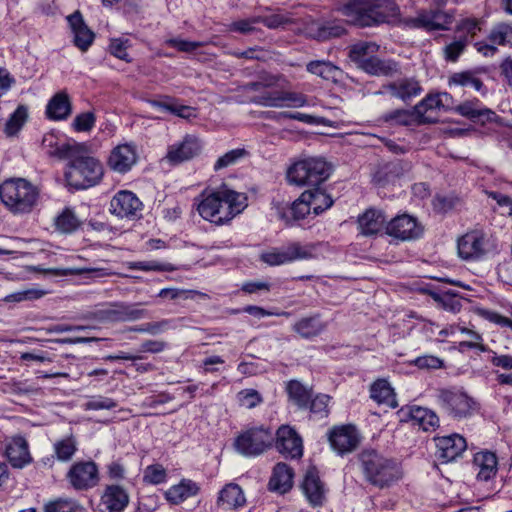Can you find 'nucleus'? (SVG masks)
Segmentation results:
<instances>
[{
	"instance_id": "1",
	"label": "nucleus",
	"mask_w": 512,
	"mask_h": 512,
	"mask_svg": "<svg viewBox=\"0 0 512 512\" xmlns=\"http://www.w3.org/2000/svg\"><path fill=\"white\" fill-rule=\"evenodd\" d=\"M43 145L47 153L67 163L64 170L66 185L75 190H84L97 185L103 175L102 163L93 157L85 144L55 141L53 135L45 136Z\"/></svg>"
},
{
	"instance_id": "2",
	"label": "nucleus",
	"mask_w": 512,
	"mask_h": 512,
	"mask_svg": "<svg viewBox=\"0 0 512 512\" xmlns=\"http://www.w3.org/2000/svg\"><path fill=\"white\" fill-rule=\"evenodd\" d=\"M356 458L364 481L373 487L387 489L402 478L400 464L376 449H362Z\"/></svg>"
},
{
	"instance_id": "3",
	"label": "nucleus",
	"mask_w": 512,
	"mask_h": 512,
	"mask_svg": "<svg viewBox=\"0 0 512 512\" xmlns=\"http://www.w3.org/2000/svg\"><path fill=\"white\" fill-rule=\"evenodd\" d=\"M197 203L200 216L211 223L223 225L241 213L246 207V197L242 194L222 189L209 194H201Z\"/></svg>"
},
{
	"instance_id": "4",
	"label": "nucleus",
	"mask_w": 512,
	"mask_h": 512,
	"mask_svg": "<svg viewBox=\"0 0 512 512\" xmlns=\"http://www.w3.org/2000/svg\"><path fill=\"white\" fill-rule=\"evenodd\" d=\"M339 11L349 23L371 27L387 22L398 8L392 0H348Z\"/></svg>"
},
{
	"instance_id": "5",
	"label": "nucleus",
	"mask_w": 512,
	"mask_h": 512,
	"mask_svg": "<svg viewBox=\"0 0 512 512\" xmlns=\"http://www.w3.org/2000/svg\"><path fill=\"white\" fill-rule=\"evenodd\" d=\"M38 198L37 187L25 178H7L0 183V200L13 214L30 213Z\"/></svg>"
},
{
	"instance_id": "6",
	"label": "nucleus",
	"mask_w": 512,
	"mask_h": 512,
	"mask_svg": "<svg viewBox=\"0 0 512 512\" xmlns=\"http://www.w3.org/2000/svg\"><path fill=\"white\" fill-rule=\"evenodd\" d=\"M331 173V166L322 158L310 157L294 162L286 171L289 184L318 187Z\"/></svg>"
},
{
	"instance_id": "7",
	"label": "nucleus",
	"mask_w": 512,
	"mask_h": 512,
	"mask_svg": "<svg viewBox=\"0 0 512 512\" xmlns=\"http://www.w3.org/2000/svg\"><path fill=\"white\" fill-rule=\"evenodd\" d=\"M274 433L264 425L248 428L234 439L233 447L244 457H258L272 448Z\"/></svg>"
},
{
	"instance_id": "8",
	"label": "nucleus",
	"mask_w": 512,
	"mask_h": 512,
	"mask_svg": "<svg viewBox=\"0 0 512 512\" xmlns=\"http://www.w3.org/2000/svg\"><path fill=\"white\" fill-rule=\"evenodd\" d=\"M436 397L441 408L455 419L466 418L475 410L476 402L459 389H439Z\"/></svg>"
},
{
	"instance_id": "9",
	"label": "nucleus",
	"mask_w": 512,
	"mask_h": 512,
	"mask_svg": "<svg viewBox=\"0 0 512 512\" xmlns=\"http://www.w3.org/2000/svg\"><path fill=\"white\" fill-rule=\"evenodd\" d=\"M314 247L302 245L299 242H292L285 247L273 248L261 254L260 259L270 265L278 266L296 260H306L313 257Z\"/></svg>"
},
{
	"instance_id": "10",
	"label": "nucleus",
	"mask_w": 512,
	"mask_h": 512,
	"mask_svg": "<svg viewBox=\"0 0 512 512\" xmlns=\"http://www.w3.org/2000/svg\"><path fill=\"white\" fill-rule=\"evenodd\" d=\"M66 479L76 491H87L99 482V470L93 461H77L69 468Z\"/></svg>"
},
{
	"instance_id": "11",
	"label": "nucleus",
	"mask_w": 512,
	"mask_h": 512,
	"mask_svg": "<svg viewBox=\"0 0 512 512\" xmlns=\"http://www.w3.org/2000/svg\"><path fill=\"white\" fill-rule=\"evenodd\" d=\"M251 102L263 107H292L300 108L308 104L307 96L291 91H266L259 95H254Z\"/></svg>"
},
{
	"instance_id": "12",
	"label": "nucleus",
	"mask_w": 512,
	"mask_h": 512,
	"mask_svg": "<svg viewBox=\"0 0 512 512\" xmlns=\"http://www.w3.org/2000/svg\"><path fill=\"white\" fill-rule=\"evenodd\" d=\"M277 451L287 459H299L303 455V441L297 431L289 425H281L274 434Z\"/></svg>"
},
{
	"instance_id": "13",
	"label": "nucleus",
	"mask_w": 512,
	"mask_h": 512,
	"mask_svg": "<svg viewBox=\"0 0 512 512\" xmlns=\"http://www.w3.org/2000/svg\"><path fill=\"white\" fill-rule=\"evenodd\" d=\"M385 228L389 236L401 241L418 239L423 233V227L417 219L406 213L391 219Z\"/></svg>"
},
{
	"instance_id": "14",
	"label": "nucleus",
	"mask_w": 512,
	"mask_h": 512,
	"mask_svg": "<svg viewBox=\"0 0 512 512\" xmlns=\"http://www.w3.org/2000/svg\"><path fill=\"white\" fill-rule=\"evenodd\" d=\"M458 255L466 261H477L487 252V240L480 231H470L457 241Z\"/></svg>"
},
{
	"instance_id": "15",
	"label": "nucleus",
	"mask_w": 512,
	"mask_h": 512,
	"mask_svg": "<svg viewBox=\"0 0 512 512\" xmlns=\"http://www.w3.org/2000/svg\"><path fill=\"white\" fill-rule=\"evenodd\" d=\"M138 152L133 142L118 144L115 146L108 157V167L119 174L129 172L137 163Z\"/></svg>"
},
{
	"instance_id": "16",
	"label": "nucleus",
	"mask_w": 512,
	"mask_h": 512,
	"mask_svg": "<svg viewBox=\"0 0 512 512\" xmlns=\"http://www.w3.org/2000/svg\"><path fill=\"white\" fill-rule=\"evenodd\" d=\"M453 15L442 10L422 11L417 17L406 21L413 28H423L427 31L448 30L453 22Z\"/></svg>"
},
{
	"instance_id": "17",
	"label": "nucleus",
	"mask_w": 512,
	"mask_h": 512,
	"mask_svg": "<svg viewBox=\"0 0 512 512\" xmlns=\"http://www.w3.org/2000/svg\"><path fill=\"white\" fill-rule=\"evenodd\" d=\"M142 209V202L131 191L121 190L110 201V212L119 218L135 219Z\"/></svg>"
},
{
	"instance_id": "18",
	"label": "nucleus",
	"mask_w": 512,
	"mask_h": 512,
	"mask_svg": "<svg viewBox=\"0 0 512 512\" xmlns=\"http://www.w3.org/2000/svg\"><path fill=\"white\" fill-rule=\"evenodd\" d=\"M329 442L337 453L343 455L357 448L360 436L355 426L343 425L330 431Z\"/></svg>"
},
{
	"instance_id": "19",
	"label": "nucleus",
	"mask_w": 512,
	"mask_h": 512,
	"mask_svg": "<svg viewBox=\"0 0 512 512\" xmlns=\"http://www.w3.org/2000/svg\"><path fill=\"white\" fill-rule=\"evenodd\" d=\"M422 91L418 80L413 77H403L382 85V90L376 94L388 92L392 97L408 102L419 96Z\"/></svg>"
},
{
	"instance_id": "20",
	"label": "nucleus",
	"mask_w": 512,
	"mask_h": 512,
	"mask_svg": "<svg viewBox=\"0 0 512 512\" xmlns=\"http://www.w3.org/2000/svg\"><path fill=\"white\" fill-rule=\"evenodd\" d=\"M434 441L437 447L438 458L445 462L454 461L460 457L467 448L466 439L456 433L435 437Z\"/></svg>"
},
{
	"instance_id": "21",
	"label": "nucleus",
	"mask_w": 512,
	"mask_h": 512,
	"mask_svg": "<svg viewBox=\"0 0 512 512\" xmlns=\"http://www.w3.org/2000/svg\"><path fill=\"white\" fill-rule=\"evenodd\" d=\"M217 507L223 511H242L247 499L242 488L236 483L226 484L218 493Z\"/></svg>"
},
{
	"instance_id": "22",
	"label": "nucleus",
	"mask_w": 512,
	"mask_h": 512,
	"mask_svg": "<svg viewBox=\"0 0 512 512\" xmlns=\"http://www.w3.org/2000/svg\"><path fill=\"white\" fill-rule=\"evenodd\" d=\"M147 311L139 307V304H127L123 302L112 303L109 308L102 311L103 319L111 322H129L142 319Z\"/></svg>"
},
{
	"instance_id": "23",
	"label": "nucleus",
	"mask_w": 512,
	"mask_h": 512,
	"mask_svg": "<svg viewBox=\"0 0 512 512\" xmlns=\"http://www.w3.org/2000/svg\"><path fill=\"white\" fill-rule=\"evenodd\" d=\"M67 21L73 33V43L81 51L85 52L94 41V33L85 24L82 14L75 11L67 16Z\"/></svg>"
},
{
	"instance_id": "24",
	"label": "nucleus",
	"mask_w": 512,
	"mask_h": 512,
	"mask_svg": "<svg viewBox=\"0 0 512 512\" xmlns=\"http://www.w3.org/2000/svg\"><path fill=\"white\" fill-rule=\"evenodd\" d=\"M199 140L192 136H186L182 142L169 147L167 159L172 164H179L197 156L201 151Z\"/></svg>"
},
{
	"instance_id": "25",
	"label": "nucleus",
	"mask_w": 512,
	"mask_h": 512,
	"mask_svg": "<svg viewBox=\"0 0 512 512\" xmlns=\"http://www.w3.org/2000/svg\"><path fill=\"white\" fill-rule=\"evenodd\" d=\"M310 199V192L304 191L290 206L278 210L279 218L285 221L287 225H292L295 221L304 219L312 210L309 203Z\"/></svg>"
},
{
	"instance_id": "26",
	"label": "nucleus",
	"mask_w": 512,
	"mask_h": 512,
	"mask_svg": "<svg viewBox=\"0 0 512 512\" xmlns=\"http://www.w3.org/2000/svg\"><path fill=\"white\" fill-rule=\"evenodd\" d=\"M294 470L286 463H277L268 482L269 491L285 494L293 487Z\"/></svg>"
},
{
	"instance_id": "27",
	"label": "nucleus",
	"mask_w": 512,
	"mask_h": 512,
	"mask_svg": "<svg viewBox=\"0 0 512 512\" xmlns=\"http://www.w3.org/2000/svg\"><path fill=\"white\" fill-rule=\"evenodd\" d=\"M129 504L128 492L119 485H108L101 496V505L106 512H123Z\"/></svg>"
},
{
	"instance_id": "28",
	"label": "nucleus",
	"mask_w": 512,
	"mask_h": 512,
	"mask_svg": "<svg viewBox=\"0 0 512 512\" xmlns=\"http://www.w3.org/2000/svg\"><path fill=\"white\" fill-rule=\"evenodd\" d=\"M473 468L477 471V479L488 481L495 477L498 471V459L495 453L480 451L474 455Z\"/></svg>"
},
{
	"instance_id": "29",
	"label": "nucleus",
	"mask_w": 512,
	"mask_h": 512,
	"mask_svg": "<svg viewBox=\"0 0 512 512\" xmlns=\"http://www.w3.org/2000/svg\"><path fill=\"white\" fill-rule=\"evenodd\" d=\"M6 456L15 468H23L31 462L28 443L22 436H15L6 446Z\"/></svg>"
},
{
	"instance_id": "30",
	"label": "nucleus",
	"mask_w": 512,
	"mask_h": 512,
	"mask_svg": "<svg viewBox=\"0 0 512 512\" xmlns=\"http://www.w3.org/2000/svg\"><path fill=\"white\" fill-rule=\"evenodd\" d=\"M302 491L313 506L322 505L324 500V487L315 468L309 469L301 484Z\"/></svg>"
},
{
	"instance_id": "31",
	"label": "nucleus",
	"mask_w": 512,
	"mask_h": 512,
	"mask_svg": "<svg viewBox=\"0 0 512 512\" xmlns=\"http://www.w3.org/2000/svg\"><path fill=\"white\" fill-rule=\"evenodd\" d=\"M456 112L474 123L485 124L486 122H492L496 118L495 112L491 109L481 107L479 101L464 102L457 106Z\"/></svg>"
},
{
	"instance_id": "32",
	"label": "nucleus",
	"mask_w": 512,
	"mask_h": 512,
	"mask_svg": "<svg viewBox=\"0 0 512 512\" xmlns=\"http://www.w3.org/2000/svg\"><path fill=\"white\" fill-rule=\"evenodd\" d=\"M199 491L200 487L196 482L190 479H183L165 492V498L168 502L178 505L188 498L196 496Z\"/></svg>"
},
{
	"instance_id": "33",
	"label": "nucleus",
	"mask_w": 512,
	"mask_h": 512,
	"mask_svg": "<svg viewBox=\"0 0 512 512\" xmlns=\"http://www.w3.org/2000/svg\"><path fill=\"white\" fill-rule=\"evenodd\" d=\"M71 111L70 98L64 91L56 93L46 106V116L51 120H65L69 117Z\"/></svg>"
},
{
	"instance_id": "34",
	"label": "nucleus",
	"mask_w": 512,
	"mask_h": 512,
	"mask_svg": "<svg viewBox=\"0 0 512 512\" xmlns=\"http://www.w3.org/2000/svg\"><path fill=\"white\" fill-rule=\"evenodd\" d=\"M386 217L381 210L367 209L358 217V227L361 234L370 236L377 234L384 226Z\"/></svg>"
},
{
	"instance_id": "35",
	"label": "nucleus",
	"mask_w": 512,
	"mask_h": 512,
	"mask_svg": "<svg viewBox=\"0 0 512 512\" xmlns=\"http://www.w3.org/2000/svg\"><path fill=\"white\" fill-rule=\"evenodd\" d=\"M292 329L301 338L312 339L319 336L326 329V323L321 320L319 314H315L299 319L294 323Z\"/></svg>"
},
{
	"instance_id": "36",
	"label": "nucleus",
	"mask_w": 512,
	"mask_h": 512,
	"mask_svg": "<svg viewBox=\"0 0 512 512\" xmlns=\"http://www.w3.org/2000/svg\"><path fill=\"white\" fill-rule=\"evenodd\" d=\"M360 69L373 76L385 77H392L400 72L397 62L393 60H382L375 55L365 61Z\"/></svg>"
},
{
	"instance_id": "37",
	"label": "nucleus",
	"mask_w": 512,
	"mask_h": 512,
	"mask_svg": "<svg viewBox=\"0 0 512 512\" xmlns=\"http://www.w3.org/2000/svg\"><path fill=\"white\" fill-rule=\"evenodd\" d=\"M306 69L308 72L333 83L340 82L343 76V71L339 67L324 60L310 61Z\"/></svg>"
},
{
	"instance_id": "38",
	"label": "nucleus",
	"mask_w": 512,
	"mask_h": 512,
	"mask_svg": "<svg viewBox=\"0 0 512 512\" xmlns=\"http://www.w3.org/2000/svg\"><path fill=\"white\" fill-rule=\"evenodd\" d=\"M370 397L378 404H385L391 408L398 406L393 388L384 379H378L371 385Z\"/></svg>"
},
{
	"instance_id": "39",
	"label": "nucleus",
	"mask_w": 512,
	"mask_h": 512,
	"mask_svg": "<svg viewBox=\"0 0 512 512\" xmlns=\"http://www.w3.org/2000/svg\"><path fill=\"white\" fill-rule=\"evenodd\" d=\"M408 415L413 424L418 425L424 431H429L439 426V417L430 409L413 406L410 407Z\"/></svg>"
},
{
	"instance_id": "40",
	"label": "nucleus",
	"mask_w": 512,
	"mask_h": 512,
	"mask_svg": "<svg viewBox=\"0 0 512 512\" xmlns=\"http://www.w3.org/2000/svg\"><path fill=\"white\" fill-rule=\"evenodd\" d=\"M286 391L289 400L299 409H308L312 397V389L305 386L298 380H291L287 383Z\"/></svg>"
},
{
	"instance_id": "41",
	"label": "nucleus",
	"mask_w": 512,
	"mask_h": 512,
	"mask_svg": "<svg viewBox=\"0 0 512 512\" xmlns=\"http://www.w3.org/2000/svg\"><path fill=\"white\" fill-rule=\"evenodd\" d=\"M379 50V45L370 41H359L349 47V58L358 68L371 59Z\"/></svg>"
},
{
	"instance_id": "42",
	"label": "nucleus",
	"mask_w": 512,
	"mask_h": 512,
	"mask_svg": "<svg viewBox=\"0 0 512 512\" xmlns=\"http://www.w3.org/2000/svg\"><path fill=\"white\" fill-rule=\"evenodd\" d=\"M448 93H440L436 95H428L414 106V111L418 118V124L431 122L425 114L429 110L439 109L444 106L443 98H448Z\"/></svg>"
},
{
	"instance_id": "43",
	"label": "nucleus",
	"mask_w": 512,
	"mask_h": 512,
	"mask_svg": "<svg viewBox=\"0 0 512 512\" xmlns=\"http://www.w3.org/2000/svg\"><path fill=\"white\" fill-rule=\"evenodd\" d=\"M380 120L382 123H385L390 126H410L413 124H418V118L414 109H395L389 112L384 113Z\"/></svg>"
},
{
	"instance_id": "44",
	"label": "nucleus",
	"mask_w": 512,
	"mask_h": 512,
	"mask_svg": "<svg viewBox=\"0 0 512 512\" xmlns=\"http://www.w3.org/2000/svg\"><path fill=\"white\" fill-rule=\"evenodd\" d=\"M78 450V442L75 436L69 435L53 444L54 456L60 462H69L72 460Z\"/></svg>"
},
{
	"instance_id": "45",
	"label": "nucleus",
	"mask_w": 512,
	"mask_h": 512,
	"mask_svg": "<svg viewBox=\"0 0 512 512\" xmlns=\"http://www.w3.org/2000/svg\"><path fill=\"white\" fill-rule=\"evenodd\" d=\"M449 86L472 87L476 91H482L484 84L479 77L478 70H466L453 73L448 79Z\"/></svg>"
},
{
	"instance_id": "46",
	"label": "nucleus",
	"mask_w": 512,
	"mask_h": 512,
	"mask_svg": "<svg viewBox=\"0 0 512 512\" xmlns=\"http://www.w3.org/2000/svg\"><path fill=\"white\" fill-rule=\"evenodd\" d=\"M44 512H87L86 507L70 497H59L45 503Z\"/></svg>"
},
{
	"instance_id": "47",
	"label": "nucleus",
	"mask_w": 512,
	"mask_h": 512,
	"mask_svg": "<svg viewBox=\"0 0 512 512\" xmlns=\"http://www.w3.org/2000/svg\"><path fill=\"white\" fill-rule=\"evenodd\" d=\"M462 199L455 193L436 194L433 201V209L436 213L446 214L462 206Z\"/></svg>"
},
{
	"instance_id": "48",
	"label": "nucleus",
	"mask_w": 512,
	"mask_h": 512,
	"mask_svg": "<svg viewBox=\"0 0 512 512\" xmlns=\"http://www.w3.org/2000/svg\"><path fill=\"white\" fill-rule=\"evenodd\" d=\"M488 40L493 44L512 46V25L505 22L495 24L489 33Z\"/></svg>"
},
{
	"instance_id": "49",
	"label": "nucleus",
	"mask_w": 512,
	"mask_h": 512,
	"mask_svg": "<svg viewBox=\"0 0 512 512\" xmlns=\"http://www.w3.org/2000/svg\"><path fill=\"white\" fill-rule=\"evenodd\" d=\"M307 191L310 192L311 199L309 203L315 215L324 212L332 206L333 200L325 191L318 187Z\"/></svg>"
},
{
	"instance_id": "50",
	"label": "nucleus",
	"mask_w": 512,
	"mask_h": 512,
	"mask_svg": "<svg viewBox=\"0 0 512 512\" xmlns=\"http://www.w3.org/2000/svg\"><path fill=\"white\" fill-rule=\"evenodd\" d=\"M80 225V221L70 208H65L56 218L55 226L63 233H72Z\"/></svg>"
},
{
	"instance_id": "51",
	"label": "nucleus",
	"mask_w": 512,
	"mask_h": 512,
	"mask_svg": "<svg viewBox=\"0 0 512 512\" xmlns=\"http://www.w3.org/2000/svg\"><path fill=\"white\" fill-rule=\"evenodd\" d=\"M28 117V110L25 106L20 105L17 109L10 115L7 120L4 128V132L8 136L15 135L24 125Z\"/></svg>"
},
{
	"instance_id": "52",
	"label": "nucleus",
	"mask_w": 512,
	"mask_h": 512,
	"mask_svg": "<svg viewBox=\"0 0 512 512\" xmlns=\"http://www.w3.org/2000/svg\"><path fill=\"white\" fill-rule=\"evenodd\" d=\"M330 400L331 397L326 394H317L314 397L312 396L308 406L311 415L316 419L326 418L329 415Z\"/></svg>"
},
{
	"instance_id": "53",
	"label": "nucleus",
	"mask_w": 512,
	"mask_h": 512,
	"mask_svg": "<svg viewBox=\"0 0 512 512\" xmlns=\"http://www.w3.org/2000/svg\"><path fill=\"white\" fill-rule=\"evenodd\" d=\"M152 105L156 108H159L163 111L170 112L174 115H177L181 118L189 119L191 117H195V109L186 106L181 105L176 102H163V101H153Z\"/></svg>"
},
{
	"instance_id": "54",
	"label": "nucleus",
	"mask_w": 512,
	"mask_h": 512,
	"mask_svg": "<svg viewBox=\"0 0 512 512\" xmlns=\"http://www.w3.org/2000/svg\"><path fill=\"white\" fill-rule=\"evenodd\" d=\"M45 295V291L35 288L25 289L11 293L3 298L7 303H20L24 301H33L40 299Z\"/></svg>"
},
{
	"instance_id": "55",
	"label": "nucleus",
	"mask_w": 512,
	"mask_h": 512,
	"mask_svg": "<svg viewBox=\"0 0 512 512\" xmlns=\"http://www.w3.org/2000/svg\"><path fill=\"white\" fill-rule=\"evenodd\" d=\"M129 268L140 271H158V272H171L175 270V267L171 263L158 262V261H137L130 262Z\"/></svg>"
},
{
	"instance_id": "56",
	"label": "nucleus",
	"mask_w": 512,
	"mask_h": 512,
	"mask_svg": "<svg viewBox=\"0 0 512 512\" xmlns=\"http://www.w3.org/2000/svg\"><path fill=\"white\" fill-rule=\"evenodd\" d=\"M467 36H461L458 40H455L447 44L443 48L444 58L449 62H456L460 55L464 52L468 44Z\"/></svg>"
},
{
	"instance_id": "57",
	"label": "nucleus",
	"mask_w": 512,
	"mask_h": 512,
	"mask_svg": "<svg viewBox=\"0 0 512 512\" xmlns=\"http://www.w3.org/2000/svg\"><path fill=\"white\" fill-rule=\"evenodd\" d=\"M247 151L243 148H237L226 152L219 157L214 164V170L219 171L237 163L240 159L247 155Z\"/></svg>"
},
{
	"instance_id": "58",
	"label": "nucleus",
	"mask_w": 512,
	"mask_h": 512,
	"mask_svg": "<svg viewBox=\"0 0 512 512\" xmlns=\"http://www.w3.org/2000/svg\"><path fill=\"white\" fill-rule=\"evenodd\" d=\"M460 332L465 333L471 337L470 341L459 342L458 350L460 352H465L467 349H477L480 352H486L488 350L487 347L484 344H482L483 339L479 333L468 328H461Z\"/></svg>"
},
{
	"instance_id": "59",
	"label": "nucleus",
	"mask_w": 512,
	"mask_h": 512,
	"mask_svg": "<svg viewBox=\"0 0 512 512\" xmlns=\"http://www.w3.org/2000/svg\"><path fill=\"white\" fill-rule=\"evenodd\" d=\"M279 118H285V119H291V120H297L306 124H315V125H325L330 126V121L327 120L324 117H317L301 112H280Z\"/></svg>"
},
{
	"instance_id": "60",
	"label": "nucleus",
	"mask_w": 512,
	"mask_h": 512,
	"mask_svg": "<svg viewBox=\"0 0 512 512\" xmlns=\"http://www.w3.org/2000/svg\"><path fill=\"white\" fill-rule=\"evenodd\" d=\"M117 406L115 400L105 396H93L90 397L87 402L84 403L83 408L86 411L89 410H110Z\"/></svg>"
},
{
	"instance_id": "61",
	"label": "nucleus",
	"mask_w": 512,
	"mask_h": 512,
	"mask_svg": "<svg viewBox=\"0 0 512 512\" xmlns=\"http://www.w3.org/2000/svg\"><path fill=\"white\" fill-rule=\"evenodd\" d=\"M241 406L252 409L263 402L260 393L255 389H243L237 394Z\"/></svg>"
},
{
	"instance_id": "62",
	"label": "nucleus",
	"mask_w": 512,
	"mask_h": 512,
	"mask_svg": "<svg viewBox=\"0 0 512 512\" xmlns=\"http://www.w3.org/2000/svg\"><path fill=\"white\" fill-rule=\"evenodd\" d=\"M166 476L165 469L161 465L155 464L145 469L143 479L146 483L157 485L164 483Z\"/></svg>"
},
{
	"instance_id": "63",
	"label": "nucleus",
	"mask_w": 512,
	"mask_h": 512,
	"mask_svg": "<svg viewBox=\"0 0 512 512\" xmlns=\"http://www.w3.org/2000/svg\"><path fill=\"white\" fill-rule=\"evenodd\" d=\"M419 369L437 370L444 367V361L434 355H423L411 361Z\"/></svg>"
},
{
	"instance_id": "64",
	"label": "nucleus",
	"mask_w": 512,
	"mask_h": 512,
	"mask_svg": "<svg viewBox=\"0 0 512 512\" xmlns=\"http://www.w3.org/2000/svg\"><path fill=\"white\" fill-rule=\"evenodd\" d=\"M96 117L93 112H85L77 115L72 123V127L77 132L90 131L95 125Z\"/></svg>"
}]
</instances>
